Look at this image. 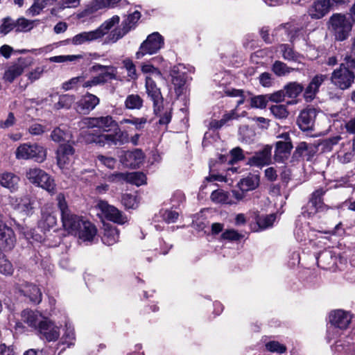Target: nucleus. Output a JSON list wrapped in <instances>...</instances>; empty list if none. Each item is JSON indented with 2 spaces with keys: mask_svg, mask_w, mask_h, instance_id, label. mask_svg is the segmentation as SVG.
I'll return each instance as SVG.
<instances>
[{
  "mask_svg": "<svg viewBox=\"0 0 355 355\" xmlns=\"http://www.w3.org/2000/svg\"><path fill=\"white\" fill-rule=\"evenodd\" d=\"M58 207L61 213L62 227L69 234L78 236L84 241H92L96 234V227L69 209L63 193L56 197Z\"/></svg>",
  "mask_w": 355,
  "mask_h": 355,
  "instance_id": "nucleus-1",
  "label": "nucleus"
},
{
  "mask_svg": "<svg viewBox=\"0 0 355 355\" xmlns=\"http://www.w3.org/2000/svg\"><path fill=\"white\" fill-rule=\"evenodd\" d=\"M352 318V315L349 311L342 309L331 311L329 315V320L333 327L327 331L328 341L330 342L337 338L339 329H347L351 322Z\"/></svg>",
  "mask_w": 355,
  "mask_h": 355,
  "instance_id": "nucleus-2",
  "label": "nucleus"
},
{
  "mask_svg": "<svg viewBox=\"0 0 355 355\" xmlns=\"http://www.w3.org/2000/svg\"><path fill=\"white\" fill-rule=\"evenodd\" d=\"M329 24L336 40L339 41L345 40L352 29V21L346 15L340 13L333 14L329 18Z\"/></svg>",
  "mask_w": 355,
  "mask_h": 355,
  "instance_id": "nucleus-3",
  "label": "nucleus"
},
{
  "mask_svg": "<svg viewBox=\"0 0 355 355\" xmlns=\"http://www.w3.org/2000/svg\"><path fill=\"white\" fill-rule=\"evenodd\" d=\"M140 17L141 13L139 11H135L132 14L128 15L120 26L111 31L106 39L107 42L115 43L131 30L135 29Z\"/></svg>",
  "mask_w": 355,
  "mask_h": 355,
  "instance_id": "nucleus-4",
  "label": "nucleus"
},
{
  "mask_svg": "<svg viewBox=\"0 0 355 355\" xmlns=\"http://www.w3.org/2000/svg\"><path fill=\"white\" fill-rule=\"evenodd\" d=\"M164 45V37L158 32H154L141 44L136 53V58L141 59L146 55L155 54L163 48Z\"/></svg>",
  "mask_w": 355,
  "mask_h": 355,
  "instance_id": "nucleus-5",
  "label": "nucleus"
},
{
  "mask_svg": "<svg viewBox=\"0 0 355 355\" xmlns=\"http://www.w3.org/2000/svg\"><path fill=\"white\" fill-rule=\"evenodd\" d=\"M16 158L18 159H33L37 162H42L46 157V150L37 144H23L16 150Z\"/></svg>",
  "mask_w": 355,
  "mask_h": 355,
  "instance_id": "nucleus-6",
  "label": "nucleus"
},
{
  "mask_svg": "<svg viewBox=\"0 0 355 355\" xmlns=\"http://www.w3.org/2000/svg\"><path fill=\"white\" fill-rule=\"evenodd\" d=\"M354 72L341 64L338 69H335L331 76V83L340 89L349 88L354 81Z\"/></svg>",
  "mask_w": 355,
  "mask_h": 355,
  "instance_id": "nucleus-7",
  "label": "nucleus"
},
{
  "mask_svg": "<svg viewBox=\"0 0 355 355\" xmlns=\"http://www.w3.org/2000/svg\"><path fill=\"white\" fill-rule=\"evenodd\" d=\"M81 123L83 127L87 128H98L99 130L105 132L110 131L114 127H116V123L110 116L100 117L84 118Z\"/></svg>",
  "mask_w": 355,
  "mask_h": 355,
  "instance_id": "nucleus-8",
  "label": "nucleus"
},
{
  "mask_svg": "<svg viewBox=\"0 0 355 355\" xmlns=\"http://www.w3.org/2000/svg\"><path fill=\"white\" fill-rule=\"evenodd\" d=\"M97 207L101 210L104 216L110 221L120 225H123L128 221L126 216L123 215L115 207L109 205L106 201L99 200Z\"/></svg>",
  "mask_w": 355,
  "mask_h": 355,
  "instance_id": "nucleus-9",
  "label": "nucleus"
},
{
  "mask_svg": "<svg viewBox=\"0 0 355 355\" xmlns=\"http://www.w3.org/2000/svg\"><path fill=\"white\" fill-rule=\"evenodd\" d=\"M74 148L70 144L60 145L56 152L57 164L65 173L74 159Z\"/></svg>",
  "mask_w": 355,
  "mask_h": 355,
  "instance_id": "nucleus-10",
  "label": "nucleus"
},
{
  "mask_svg": "<svg viewBox=\"0 0 355 355\" xmlns=\"http://www.w3.org/2000/svg\"><path fill=\"white\" fill-rule=\"evenodd\" d=\"M92 141L101 146L105 144H123L128 142V135L126 132L119 130L114 134H100L95 136Z\"/></svg>",
  "mask_w": 355,
  "mask_h": 355,
  "instance_id": "nucleus-11",
  "label": "nucleus"
},
{
  "mask_svg": "<svg viewBox=\"0 0 355 355\" xmlns=\"http://www.w3.org/2000/svg\"><path fill=\"white\" fill-rule=\"evenodd\" d=\"M35 199L28 195L16 197L12 199L13 209L23 216H29L33 213Z\"/></svg>",
  "mask_w": 355,
  "mask_h": 355,
  "instance_id": "nucleus-12",
  "label": "nucleus"
},
{
  "mask_svg": "<svg viewBox=\"0 0 355 355\" xmlns=\"http://www.w3.org/2000/svg\"><path fill=\"white\" fill-rule=\"evenodd\" d=\"M121 163L125 167L137 168L144 160V154L140 149L131 151H123L119 156Z\"/></svg>",
  "mask_w": 355,
  "mask_h": 355,
  "instance_id": "nucleus-13",
  "label": "nucleus"
},
{
  "mask_svg": "<svg viewBox=\"0 0 355 355\" xmlns=\"http://www.w3.org/2000/svg\"><path fill=\"white\" fill-rule=\"evenodd\" d=\"M326 191L322 189H319L315 191L307 203L306 206L304 208V214L307 213L308 216L314 215L318 211H322L325 209L326 206L322 201V196Z\"/></svg>",
  "mask_w": 355,
  "mask_h": 355,
  "instance_id": "nucleus-14",
  "label": "nucleus"
},
{
  "mask_svg": "<svg viewBox=\"0 0 355 355\" xmlns=\"http://www.w3.org/2000/svg\"><path fill=\"white\" fill-rule=\"evenodd\" d=\"M318 112V110L313 107H307L302 110L297 119L299 128L302 131L312 130Z\"/></svg>",
  "mask_w": 355,
  "mask_h": 355,
  "instance_id": "nucleus-15",
  "label": "nucleus"
},
{
  "mask_svg": "<svg viewBox=\"0 0 355 355\" xmlns=\"http://www.w3.org/2000/svg\"><path fill=\"white\" fill-rule=\"evenodd\" d=\"M37 332L42 338L49 342L55 341L60 337V327L55 325L51 320L45 318L40 326Z\"/></svg>",
  "mask_w": 355,
  "mask_h": 355,
  "instance_id": "nucleus-16",
  "label": "nucleus"
},
{
  "mask_svg": "<svg viewBox=\"0 0 355 355\" xmlns=\"http://www.w3.org/2000/svg\"><path fill=\"white\" fill-rule=\"evenodd\" d=\"M16 238L12 229L0 220V249L10 250L13 248Z\"/></svg>",
  "mask_w": 355,
  "mask_h": 355,
  "instance_id": "nucleus-17",
  "label": "nucleus"
},
{
  "mask_svg": "<svg viewBox=\"0 0 355 355\" xmlns=\"http://www.w3.org/2000/svg\"><path fill=\"white\" fill-rule=\"evenodd\" d=\"M15 288L25 297H27L31 302L39 304L42 301V292L36 285L28 282L17 284Z\"/></svg>",
  "mask_w": 355,
  "mask_h": 355,
  "instance_id": "nucleus-18",
  "label": "nucleus"
},
{
  "mask_svg": "<svg viewBox=\"0 0 355 355\" xmlns=\"http://www.w3.org/2000/svg\"><path fill=\"white\" fill-rule=\"evenodd\" d=\"M146 88L148 96L153 102L154 112L157 114L160 111L161 104H162L160 90L157 87L155 82L149 76L146 78Z\"/></svg>",
  "mask_w": 355,
  "mask_h": 355,
  "instance_id": "nucleus-19",
  "label": "nucleus"
},
{
  "mask_svg": "<svg viewBox=\"0 0 355 355\" xmlns=\"http://www.w3.org/2000/svg\"><path fill=\"white\" fill-rule=\"evenodd\" d=\"M331 7V0H316L309 6L308 14L312 19H320L329 12Z\"/></svg>",
  "mask_w": 355,
  "mask_h": 355,
  "instance_id": "nucleus-20",
  "label": "nucleus"
},
{
  "mask_svg": "<svg viewBox=\"0 0 355 355\" xmlns=\"http://www.w3.org/2000/svg\"><path fill=\"white\" fill-rule=\"evenodd\" d=\"M272 147L265 146L263 148L257 152L248 159V164L252 166L263 167L269 165L271 162Z\"/></svg>",
  "mask_w": 355,
  "mask_h": 355,
  "instance_id": "nucleus-21",
  "label": "nucleus"
},
{
  "mask_svg": "<svg viewBox=\"0 0 355 355\" xmlns=\"http://www.w3.org/2000/svg\"><path fill=\"white\" fill-rule=\"evenodd\" d=\"M99 101L96 96L87 93L77 102L76 109L78 112L87 114L96 107Z\"/></svg>",
  "mask_w": 355,
  "mask_h": 355,
  "instance_id": "nucleus-22",
  "label": "nucleus"
},
{
  "mask_svg": "<svg viewBox=\"0 0 355 355\" xmlns=\"http://www.w3.org/2000/svg\"><path fill=\"white\" fill-rule=\"evenodd\" d=\"M327 75L317 74L311 80L304 93V98L306 102L313 100L319 91L320 85L327 80Z\"/></svg>",
  "mask_w": 355,
  "mask_h": 355,
  "instance_id": "nucleus-23",
  "label": "nucleus"
},
{
  "mask_svg": "<svg viewBox=\"0 0 355 355\" xmlns=\"http://www.w3.org/2000/svg\"><path fill=\"white\" fill-rule=\"evenodd\" d=\"M21 320L26 324L29 327L38 330L40 326L44 322V318L42 314L38 312L31 310H24L21 312Z\"/></svg>",
  "mask_w": 355,
  "mask_h": 355,
  "instance_id": "nucleus-24",
  "label": "nucleus"
},
{
  "mask_svg": "<svg viewBox=\"0 0 355 355\" xmlns=\"http://www.w3.org/2000/svg\"><path fill=\"white\" fill-rule=\"evenodd\" d=\"M24 69L25 64L19 59L17 62L10 64L5 69L3 75V80L12 83L17 77L23 73Z\"/></svg>",
  "mask_w": 355,
  "mask_h": 355,
  "instance_id": "nucleus-25",
  "label": "nucleus"
},
{
  "mask_svg": "<svg viewBox=\"0 0 355 355\" xmlns=\"http://www.w3.org/2000/svg\"><path fill=\"white\" fill-rule=\"evenodd\" d=\"M57 224V217L55 214L48 209L42 210L41 219L38 223V227L42 231L46 232L53 228Z\"/></svg>",
  "mask_w": 355,
  "mask_h": 355,
  "instance_id": "nucleus-26",
  "label": "nucleus"
},
{
  "mask_svg": "<svg viewBox=\"0 0 355 355\" xmlns=\"http://www.w3.org/2000/svg\"><path fill=\"white\" fill-rule=\"evenodd\" d=\"M293 145L290 141H279L276 143L274 158L277 162H284L288 159Z\"/></svg>",
  "mask_w": 355,
  "mask_h": 355,
  "instance_id": "nucleus-27",
  "label": "nucleus"
},
{
  "mask_svg": "<svg viewBox=\"0 0 355 355\" xmlns=\"http://www.w3.org/2000/svg\"><path fill=\"white\" fill-rule=\"evenodd\" d=\"M19 181V177L12 173L5 172L0 174V185L11 192L18 189Z\"/></svg>",
  "mask_w": 355,
  "mask_h": 355,
  "instance_id": "nucleus-28",
  "label": "nucleus"
},
{
  "mask_svg": "<svg viewBox=\"0 0 355 355\" xmlns=\"http://www.w3.org/2000/svg\"><path fill=\"white\" fill-rule=\"evenodd\" d=\"M116 79V75L110 71H105L92 77L90 80L83 82V87L85 88H91L94 86L103 85L108 80Z\"/></svg>",
  "mask_w": 355,
  "mask_h": 355,
  "instance_id": "nucleus-29",
  "label": "nucleus"
},
{
  "mask_svg": "<svg viewBox=\"0 0 355 355\" xmlns=\"http://www.w3.org/2000/svg\"><path fill=\"white\" fill-rule=\"evenodd\" d=\"M259 184V177L257 175H250L241 179L237 184L242 191H252L258 187Z\"/></svg>",
  "mask_w": 355,
  "mask_h": 355,
  "instance_id": "nucleus-30",
  "label": "nucleus"
},
{
  "mask_svg": "<svg viewBox=\"0 0 355 355\" xmlns=\"http://www.w3.org/2000/svg\"><path fill=\"white\" fill-rule=\"evenodd\" d=\"M119 240L118 230L110 225H104V232L102 236V241L107 245H112Z\"/></svg>",
  "mask_w": 355,
  "mask_h": 355,
  "instance_id": "nucleus-31",
  "label": "nucleus"
},
{
  "mask_svg": "<svg viewBox=\"0 0 355 355\" xmlns=\"http://www.w3.org/2000/svg\"><path fill=\"white\" fill-rule=\"evenodd\" d=\"M95 30L88 32H83L76 35L71 39V43L74 45H80L85 42H90L99 39Z\"/></svg>",
  "mask_w": 355,
  "mask_h": 355,
  "instance_id": "nucleus-32",
  "label": "nucleus"
},
{
  "mask_svg": "<svg viewBox=\"0 0 355 355\" xmlns=\"http://www.w3.org/2000/svg\"><path fill=\"white\" fill-rule=\"evenodd\" d=\"M25 176L31 183L37 185L40 179L47 178V173L40 168H28L26 170Z\"/></svg>",
  "mask_w": 355,
  "mask_h": 355,
  "instance_id": "nucleus-33",
  "label": "nucleus"
},
{
  "mask_svg": "<svg viewBox=\"0 0 355 355\" xmlns=\"http://www.w3.org/2000/svg\"><path fill=\"white\" fill-rule=\"evenodd\" d=\"M119 17L114 15L112 17L105 21L98 28L95 29L99 39L107 34L115 25L119 24Z\"/></svg>",
  "mask_w": 355,
  "mask_h": 355,
  "instance_id": "nucleus-34",
  "label": "nucleus"
},
{
  "mask_svg": "<svg viewBox=\"0 0 355 355\" xmlns=\"http://www.w3.org/2000/svg\"><path fill=\"white\" fill-rule=\"evenodd\" d=\"M278 49L282 53V57L284 60L292 62H300V55L294 51L289 44H280L278 46Z\"/></svg>",
  "mask_w": 355,
  "mask_h": 355,
  "instance_id": "nucleus-35",
  "label": "nucleus"
},
{
  "mask_svg": "<svg viewBox=\"0 0 355 355\" xmlns=\"http://www.w3.org/2000/svg\"><path fill=\"white\" fill-rule=\"evenodd\" d=\"M318 266L327 269L334 263V257L331 251L325 250L320 252L316 257Z\"/></svg>",
  "mask_w": 355,
  "mask_h": 355,
  "instance_id": "nucleus-36",
  "label": "nucleus"
},
{
  "mask_svg": "<svg viewBox=\"0 0 355 355\" xmlns=\"http://www.w3.org/2000/svg\"><path fill=\"white\" fill-rule=\"evenodd\" d=\"M256 223L261 230L272 227L276 220L275 214L257 216L255 218Z\"/></svg>",
  "mask_w": 355,
  "mask_h": 355,
  "instance_id": "nucleus-37",
  "label": "nucleus"
},
{
  "mask_svg": "<svg viewBox=\"0 0 355 355\" xmlns=\"http://www.w3.org/2000/svg\"><path fill=\"white\" fill-rule=\"evenodd\" d=\"M58 0H35L33 4L28 10L29 15L33 16L38 15L46 6L53 5Z\"/></svg>",
  "mask_w": 355,
  "mask_h": 355,
  "instance_id": "nucleus-38",
  "label": "nucleus"
},
{
  "mask_svg": "<svg viewBox=\"0 0 355 355\" xmlns=\"http://www.w3.org/2000/svg\"><path fill=\"white\" fill-rule=\"evenodd\" d=\"M284 91L286 96L290 98H296L303 91L304 87L297 82H291L284 86Z\"/></svg>",
  "mask_w": 355,
  "mask_h": 355,
  "instance_id": "nucleus-39",
  "label": "nucleus"
},
{
  "mask_svg": "<svg viewBox=\"0 0 355 355\" xmlns=\"http://www.w3.org/2000/svg\"><path fill=\"white\" fill-rule=\"evenodd\" d=\"M125 105L129 110H139L143 105V100L138 94H130L127 96Z\"/></svg>",
  "mask_w": 355,
  "mask_h": 355,
  "instance_id": "nucleus-40",
  "label": "nucleus"
},
{
  "mask_svg": "<svg viewBox=\"0 0 355 355\" xmlns=\"http://www.w3.org/2000/svg\"><path fill=\"white\" fill-rule=\"evenodd\" d=\"M75 338V332L73 326L69 322H66L65 331L62 338V344H66L67 347H69L74 345Z\"/></svg>",
  "mask_w": 355,
  "mask_h": 355,
  "instance_id": "nucleus-41",
  "label": "nucleus"
},
{
  "mask_svg": "<svg viewBox=\"0 0 355 355\" xmlns=\"http://www.w3.org/2000/svg\"><path fill=\"white\" fill-rule=\"evenodd\" d=\"M14 272V268L6 255L0 249V273L4 275H11Z\"/></svg>",
  "mask_w": 355,
  "mask_h": 355,
  "instance_id": "nucleus-42",
  "label": "nucleus"
},
{
  "mask_svg": "<svg viewBox=\"0 0 355 355\" xmlns=\"http://www.w3.org/2000/svg\"><path fill=\"white\" fill-rule=\"evenodd\" d=\"M51 137L54 141L61 142L69 141L71 138V134L66 129L58 127L52 131Z\"/></svg>",
  "mask_w": 355,
  "mask_h": 355,
  "instance_id": "nucleus-43",
  "label": "nucleus"
},
{
  "mask_svg": "<svg viewBox=\"0 0 355 355\" xmlns=\"http://www.w3.org/2000/svg\"><path fill=\"white\" fill-rule=\"evenodd\" d=\"M125 181L137 186H140L146 183V175L141 172H133L125 173Z\"/></svg>",
  "mask_w": 355,
  "mask_h": 355,
  "instance_id": "nucleus-44",
  "label": "nucleus"
},
{
  "mask_svg": "<svg viewBox=\"0 0 355 355\" xmlns=\"http://www.w3.org/2000/svg\"><path fill=\"white\" fill-rule=\"evenodd\" d=\"M73 95L64 94L59 97L58 102L54 105V108L60 110L62 108L69 109L75 101Z\"/></svg>",
  "mask_w": 355,
  "mask_h": 355,
  "instance_id": "nucleus-45",
  "label": "nucleus"
},
{
  "mask_svg": "<svg viewBox=\"0 0 355 355\" xmlns=\"http://www.w3.org/2000/svg\"><path fill=\"white\" fill-rule=\"evenodd\" d=\"M272 71L278 76H283L294 70L281 61H275L272 67Z\"/></svg>",
  "mask_w": 355,
  "mask_h": 355,
  "instance_id": "nucleus-46",
  "label": "nucleus"
},
{
  "mask_svg": "<svg viewBox=\"0 0 355 355\" xmlns=\"http://www.w3.org/2000/svg\"><path fill=\"white\" fill-rule=\"evenodd\" d=\"M239 136L242 142L250 144L254 139L255 133L248 126H243L239 128Z\"/></svg>",
  "mask_w": 355,
  "mask_h": 355,
  "instance_id": "nucleus-47",
  "label": "nucleus"
},
{
  "mask_svg": "<svg viewBox=\"0 0 355 355\" xmlns=\"http://www.w3.org/2000/svg\"><path fill=\"white\" fill-rule=\"evenodd\" d=\"M37 187H42L49 193H54L55 190V184L54 180L47 173L46 178H41L38 181Z\"/></svg>",
  "mask_w": 355,
  "mask_h": 355,
  "instance_id": "nucleus-48",
  "label": "nucleus"
},
{
  "mask_svg": "<svg viewBox=\"0 0 355 355\" xmlns=\"http://www.w3.org/2000/svg\"><path fill=\"white\" fill-rule=\"evenodd\" d=\"M15 30L17 32H26L33 28V21L24 17L19 18L15 21Z\"/></svg>",
  "mask_w": 355,
  "mask_h": 355,
  "instance_id": "nucleus-49",
  "label": "nucleus"
},
{
  "mask_svg": "<svg viewBox=\"0 0 355 355\" xmlns=\"http://www.w3.org/2000/svg\"><path fill=\"white\" fill-rule=\"evenodd\" d=\"M273 116L279 119H286L288 116V111L285 105H275L270 108Z\"/></svg>",
  "mask_w": 355,
  "mask_h": 355,
  "instance_id": "nucleus-50",
  "label": "nucleus"
},
{
  "mask_svg": "<svg viewBox=\"0 0 355 355\" xmlns=\"http://www.w3.org/2000/svg\"><path fill=\"white\" fill-rule=\"evenodd\" d=\"M355 149L353 147H349V149H343L338 153L337 158L338 161L342 164H347L350 162L354 157V150Z\"/></svg>",
  "mask_w": 355,
  "mask_h": 355,
  "instance_id": "nucleus-51",
  "label": "nucleus"
},
{
  "mask_svg": "<svg viewBox=\"0 0 355 355\" xmlns=\"http://www.w3.org/2000/svg\"><path fill=\"white\" fill-rule=\"evenodd\" d=\"M211 199L216 203H230L228 201V194L221 189L214 191L211 194Z\"/></svg>",
  "mask_w": 355,
  "mask_h": 355,
  "instance_id": "nucleus-52",
  "label": "nucleus"
},
{
  "mask_svg": "<svg viewBox=\"0 0 355 355\" xmlns=\"http://www.w3.org/2000/svg\"><path fill=\"white\" fill-rule=\"evenodd\" d=\"M15 21L12 19L10 17H7L1 20L0 25V33L4 35L8 34L11 31L15 28Z\"/></svg>",
  "mask_w": 355,
  "mask_h": 355,
  "instance_id": "nucleus-53",
  "label": "nucleus"
},
{
  "mask_svg": "<svg viewBox=\"0 0 355 355\" xmlns=\"http://www.w3.org/2000/svg\"><path fill=\"white\" fill-rule=\"evenodd\" d=\"M84 82V76H77L71 78L68 81H66L62 83V88L65 90H71L73 89H76L80 83L83 84Z\"/></svg>",
  "mask_w": 355,
  "mask_h": 355,
  "instance_id": "nucleus-54",
  "label": "nucleus"
},
{
  "mask_svg": "<svg viewBox=\"0 0 355 355\" xmlns=\"http://www.w3.org/2000/svg\"><path fill=\"white\" fill-rule=\"evenodd\" d=\"M268 102V96L259 95L251 98L250 105L252 107L263 109L266 107Z\"/></svg>",
  "mask_w": 355,
  "mask_h": 355,
  "instance_id": "nucleus-55",
  "label": "nucleus"
},
{
  "mask_svg": "<svg viewBox=\"0 0 355 355\" xmlns=\"http://www.w3.org/2000/svg\"><path fill=\"white\" fill-rule=\"evenodd\" d=\"M147 119L145 117L137 118L132 117L131 119H123L121 121V124L128 123L135 126L137 130H141L144 128V125L146 123Z\"/></svg>",
  "mask_w": 355,
  "mask_h": 355,
  "instance_id": "nucleus-56",
  "label": "nucleus"
},
{
  "mask_svg": "<svg viewBox=\"0 0 355 355\" xmlns=\"http://www.w3.org/2000/svg\"><path fill=\"white\" fill-rule=\"evenodd\" d=\"M82 58L80 55H56L49 58V60L52 62H73L77 60Z\"/></svg>",
  "mask_w": 355,
  "mask_h": 355,
  "instance_id": "nucleus-57",
  "label": "nucleus"
},
{
  "mask_svg": "<svg viewBox=\"0 0 355 355\" xmlns=\"http://www.w3.org/2000/svg\"><path fill=\"white\" fill-rule=\"evenodd\" d=\"M122 203L127 209H135L137 207V201L135 196L130 193H124L122 196Z\"/></svg>",
  "mask_w": 355,
  "mask_h": 355,
  "instance_id": "nucleus-58",
  "label": "nucleus"
},
{
  "mask_svg": "<svg viewBox=\"0 0 355 355\" xmlns=\"http://www.w3.org/2000/svg\"><path fill=\"white\" fill-rule=\"evenodd\" d=\"M266 348L270 352L283 354L286 352V347L277 341H270L266 344Z\"/></svg>",
  "mask_w": 355,
  "mask_h": 355,
  "instance_id": "nucleus-59",
  "label": "nucleus"
},
{
  "mask_svg": "<svg viewBox=\"0 0 355 355\" xmlns=\"http://www.w3.org/2000/svg\"><path fill=\"white\" fill-rule=\"evenodd\" d=\"M242 238V235L240 234L237 231L230 229L224 231L220 235V240H228V241H239Z\"/></svg>",
  "mask_w": 355,
  "mask_h": 355,
  "instance_id": "nucleus-60",
  "label": "nucleus"
},
{
  "mask_svg": "<svg viewBox=\"0 0 355 355\" xmlns=\"http://www.w3.org/2000/svg\"><path fill=\"white\" fill-rule=\"evenodd\" d=\"M80 0H62V3L58 8H53L51 10V13L57 15L59 10H63L65 8L76 7L79 4Z\"/></svg>",
  "mask_w": 355,
  "mask_h": 355,
  "instance_id": "nucleus-61",
  "label": "nucleus"
},
{
  "mask_svg": "<svg viewBox=\"0 0 355 355\" xmlns=\"http://www.w3.org/2000/svg\"><path fill=\"white\" fill-rule=\"evenodd\" d=\"M120 0H95L92 3V8L95 10H100L110 7L118 3Z\"/></svg>",
  "mask_w": 355,
  "mask_h": 355,
  "instance_id": "nucleus-62",
  "label": "nucleus"
},
{
  "mask_svg": "<svg viewBox=\"0 0 355 355\" xmlns=\"http://www.w3.org/2000/svg\"><path fill=\"white\" fill-rule=\"evenodd\" d=\"M96 159L101 164L110 169H113L116 164V159L112 157L98 155Z\"/></svg>",
  "mask_w": 355,
  "mask_h": 355,
  "instance_id": "nucleus-63",
  "label": "nucleus"
},
{
  "mask_svg": "<svg viewBox=\"0 0 355 355\" xmlns=\"http://www.w3.org/2000/svg\"><path fill=\"white\" fill-rule=\"evenodd\" d=\"M123 66L128 71V76L132 80L137 78L136 67L132 60L125 59L123 62Z\"/></svg>",
  "mask_w": 355,
  "mask_h": 355,
  "instance_id": "nucleus-64",
  "label": "nucleus"
}]
</instances>
